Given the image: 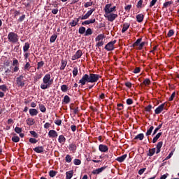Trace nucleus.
I'll return each mask as SVG.
<instances>
[{
	"mask_svg": "<svg viewBox=\"0 0 179 179\" xmlns=\"http://www.w3.org/2000/svg\"><path fill=\"white\" fill-rule=\"evenodd\" d=\"M101 78L100 75L90 73L85 74L83 76L82 78L79 80L78 83L80 84L81 86H85L86 83H96V82L99 81V79Z\"/></svg>",
	"mask_w": 179,
	"mask_h": 179,
	"instance_id": "1",
	"label": "nucleus"
},
{
	"mask_svg": "<svg viewBox=\"0 0 179 179\" xmlns=\"http://www.w3.org/2000/svg\"><path fill=\"white\" fill-rule=\"evenodd\" d=\"M96 10L94 8H92L91 10H88L87 13L84 15H82V17H79L78 18H75L71 22H69L70 26L71 27H75V26H77L78 23H79V19H81V20H86V19H89L90 16H92V14Z\"/></svg>",
	"mask_w": 179,
	"mask_h": 179,
	"instance_id": "2",
	"label": "nucleus"
},
{
	"mask_svg": "<svg viewBox=\"0 0 179 179\" xmlns=\"http://www.w3.org/2000/svg\"><path fill=\"white\" fill-rule=\"evenodd\" d=\"M43 84L41 85V89L45 90L52 85V80H51L50 74H45L43 79Z\"/></svg>",
	"mask_w": 179,
	"mask_h": 179,
	"instance_id": "3",
	"label": "nucleus"
},
{
	"mask_svg": "<svg viewBox=\"0 0 179 179\" xmlns=\"http://www.w3.org/2000/svg\"><path fill=\"white\" fill-rule=\"evenodd\" d=\"M8 40L9 43H17L19 41V36L15 32H10L8 35Z\"/></svg>",
	"mask_w": 179,
	"mask_h": 179,
	"instance_id": "4",
	"label": "nucleus"
},
{
	"mask_svg": "<svg viewBox=\"0 0 179 179\" xmlns=\"http://www.w3.org/2000/svg\"><path fill=\"white\" fill-rule=\"evenodd\" d=\"M113 6V4L111 3H108L105 6V8H103L105 14L113 13V12H115V10H117L116 6Z\"/></svg>",
	"mask_w": 179,
	"mask_h": 179,
	"instance_id": "5",
	"label": "nucleus"
},
{
	"mask_svg": "<svg viewBox=\"0 0 179 179\" xmlns=\"http://www.w3.org/2000/svg\"><path fill=\"white\" fill-rule=\"evenodd\" d=\"M104 17L108 19V22H114L115 19H117V17H118V15L110 13L108 14H105Z\"/></svg>",
	"mask_w": 179,
	"mask_h": 179,
	"instance_id": "6",
	"label": "nucleus"
},
{
	"mask_svg": "<svg viewBox=\"0 0 179 179\" xmlns=\"http://www.w3.org/2000/svg\"><path fill=\"white\" fill-rule=\"evenodd\" d=\"M117 43L116 40H114L113 41H110L109 43H108L106 46H105V50H106V51H113L114 50V44H115Z\"/></svg>",
	"mask_w": 179,
	"mask_h": 179,
	"instance_id": "7",
	"label": "nucleus"
},
{
	"mask_svg": "<svg viewBox=\"0 0 179 179\" xmlns=\"http://www.w3.org/2000/svg\"><path fill=\"white\" fill-rule=\"evenodd\" d=\"M24 78V77L22 75L17 78L16 83L18 87H23L24 86V80H23Z\"/></svg>",
	"mask_w": 179,
	"mask_h": 179,
	"instance_id": "8",
	"label": "nucleus"
},
{
	"mask_svg": "<svg viewBox=\"0 0 179 179\" xmlns=\"http://www.w3.org/2000/svg\"><path fill=\"white\" fill-rule=\"evenodd\" d=\"M82 55H83V52H82V50H78L76 52V54L73 56H72L71 59L72 61H76V59H79V58H80Z\"/></svg>",
	"mask_w": 179,
	"mask_h": 179,
	"instance_id": "9",
	"label": "nucleus"
},
{
	"mask_svg": "<svg viewBox=\"0 0 179 179\" xmlns=\"http://www.w3.org/2000/svg\"><path fill=\"white\" fill-rule=\"evenodd\" d=\"M166 109V103H162L160 106H159L155 110V114H160L163 110Z\"/></svg>",
	"mask_w": 179,
	"mask_h": 179,
	"instance_id": "10",
	"label": "nucleus"
},
{
	"mask_svg": "<svg viewBox=\"0 0 179 179\" xmlns=\"http://www.w3.org/2000/svg\"><path fill=\"white\" fill-rule=\"evenodd\" d=\"M106 169H107V166H102L101 168L95 169L92 171V174H100V173H103V171H104Z\"/></svg>",
	"mask_w": 179,
	"mask_h": 179,
	"instance_id": "11",
	"label": "nucleus"
},
{
	"mask_svg": "<svg viewBox=\"0 0 179 179\" xmlns=\"http://www.w3.org/2000/svg\"><path fill=\"white\" fill-rule=\"evenodd\" d=\"M99 149L100 152H108V147L106 145L100 144L99 146Z\"/></svg>",
	"mask_w": 179,
	"mask_h": 179,
	"instance_id": "12",
	"label": "nucleus"
},
{
	"mask_svg": "<svg viewBox=\"0 0 179 179\" xmlns=\"http://www.w3.org/2000/svg\"><path fill=\"white\" fill-rule=\"evenodd\" d=\"M48 136L50 138H57L58 136V133H57L55 130H50L48 132Z\"/></svg>",
	"mask_w": 179,
	"mask_h": 179,
	"instance_id": "13",
	"label": "nucleus"
},
{
	"mask_svg": "<svg viewBox=\"0 0 179 179\" xmlns=\"http://www.w3.org/2000/svg\"><path fill=\"white\" fill-rule=\"evenodd\" d=\"M34 152L36 153H43L44 152V147L43 146H38L34 148Z\"/></svg>",
	"mask_w": 179,
	"mask_h": 179,
	"instance_id": "14",
	"label": "nucleus"
},
{
	"mask_svg": "<svg viewBox=\"0 0 179 179\" xmlns=\"http://www.w3.org/2000/svg\"><path fill=\"white\" fill-rule=\"evenodd\" d=\"M26 122L27 125L31 127V125H34V124H36V120H34V119H33L32 117H29L26 120Z\"/></svg>",
	"mask_w": 179,
	"mask_h": 179,
	"instance_id": "15",
	"label": "nucleus"
},
{
	"mask_svg": "<svg viewBox=\"0 0 179 179\" xmlns=\"http://www.w3.org/2000/svg\"><path fill=\"white\" fill-rule=\"evenodd\" d=\"M29 114L31 117H34L38 114V110H37V109L31 108L29 109Z\"/></svg>",
	"mask_w": 179,
	"mask_h": 179,
	"instance_id": "16",
	"label": "nucleus"
},
{
	"mask_svg": "<svg viewBox=\"0 0 179 179\" xmlns=\"http://www.w3.org/2000/svg\"><path fill=\"white\" fill-rule=\"evenodd\" d=\"M143 17H145L143 14H138V15H136V20H137V22H138V23H142V22H143Z\"/></svg>",
	"mask_w": 179,
	"mask_h": 179,
	"instance_id": "17",
	"label": "nucleus"
},
{
	"mask_svg": "<svg viewBox=\"0 0 179 179\" xmlns=\"http://www.w3.org/2000/svg\"><path fill=\"white\" fill-rule=\"evenodd\" d=\"M125 159H127V154L123 155L120 157H118L116 160L117 162H119V163H122V162H124V160H125Z\"/></svg>",
	"mask_w": 179,
	"mask_h": 179,
	"instance_id": "18",
	"label": "nucleus"
},
{
	"mask_svg": "<svg viewBox=\"0 0 179 179\" xmlns=\"http://www.w3.org/2000/svg\"><path fill=\"white\" fill-rule=\"evenodd\" d=\"M162 146H163V141L159 142L157 145V155H159V153H160V149H162Z\"/></svg>",
	"mask_w": 179,
	"mask_h": 179,
	"instance_id": "19",
	"label": "nucleus"
},
{
	"mask_svg": "<svg viewBox=\"0 0 179 179\" xmlns=\"http://www.w3.org/2000/svg\"><path fill=\"white\" fill-rule=\"evenodd\" d=\"M144 138H145V135L141 133L135 136L134 141H136L138 139V141H143Z\"/></svg>",
	"mask_w": 179,
	"mask_h": 179,
	"instance_id": "20",
	"label": "nucleus"
},
{
	"mask_svg": "<svg viewBox=\"0 0 179 179\" xmlns=\"http://www.w3.org/2000/svg\"><path fill=\"white\" fill-rule=\"evenodd\" d=\"M61 64L60 70L64 71L66 66V64H68V62H66V60L62 59Z\"/></svg>",
	"mask_w": 179,
	"mask_h": 179,
	"instance_id": "21",
	"label": "nucleus"
},
{
	"mask_svg": "<svg viewBox=\"0 0 179 179\" xmlns=\"http://www.w3.org/2000/svg\"><path fill=\"white\" fill-rule=\"evenodd\" d=\"M162 132L158 133L152 139V143H156L157 142V140L159 138L162 136Z\"/></svg>",
	"mask_w": 179,
	"mask_h": 179,
	"instance_id": "22",
	"label": "nucleus"
},
{
	"mask_svg": "<svg viewBox=\"0 0 179 179\" xmlns=\"http://www.w3.org/2000/svg\"><path fill=\"white\" fill-rule=\"evenodd\" d=\"M155 153H156V148H151L149 150L148 153L147 155L150 157H152V156H153V155H155Z\"/></svg>",
	"mask_w": 179,
	"mask_h": 179,
	"instance_id": "23",
	"label": "nucleus"
},
{
	"mask_svg": "<svg viewBox=\"0 0 179 179\" xmlns=\"http://www.w3.org/2000/svg\"><path fill=\"white\" fill-rule=\"evenodd\" d=\"M103 38H106V36L104 34H99L96 37L95 41H101Z\"/></svg>",
	"mask_w": 179,
	"mask_h": 179,
	"instance_id": "24",
	"label": "nucleus"
},
{
	"mask_svg": "<svg viewBox=\"0 0 179 179\" xmlns=\"http://www.w3.org/2000/svg\"><path fill=\"white\" fill-rule=\"evenodd\" d=\"M149 85H150V79L149 78H145L143 83L141 84V86H149Z\"/></svg>",
	"mask_w": 179,
	"mask_h": 179,
	"instance_id": "25",
	"label": "nucleus"
},
{
	"mask_svg": "<svg viewBox=\"0 0 179 179\" xmlns=\"http://www.w3.org/2000/svg\"><path fill=\"white\" fill-rule=\"evenodd\" d=\"M63 101L65 104H69L71 102V98L68 95H65L63 99Z\"/></svg>",
	"mask_w": 179,
	"mask_h": 179,
	"instance_id": "26",
	"label": "nucleus"
},
{
	"mask_svg": "<svg viewBox=\"0 0 179 179\" xmlns=\"http://www.w3.org/2000/svg\"><path fill=\"white\" fill-rule=\"evenodd\" d=\"M153 129H155V127L153 126H151L149 129H148L147 132L145 133L146 136H149L152 135V132L153 131Z\"/></svg>",
	"mask_w": 179,
	"mask_h": 179,
	"instance_id": "27",
	"label": "nucleus"
},
{
	"mask_svg": "<svg viewBox=\"0 0 179 179\" xmlns=\"http://www.w3.org/2000/svg\"><path fill=\"white\" fill-rule=\"evenodd\" d=\"M128 29H129V24H128V23L124 24L123 28L122 29V33H125V31H127Z\"/></svg>",
	"mask_w": 179,
	"mask_h": 179,
	"instance_id": "28",
	"label": "nucleus"
},
{
	"mask_svg": "<svg viewBox=\"0 0 179 179\" xmlns=\"http://www.w3.org/2000/svg\"><path fill=\"white\" fill-rule=\"evenodd\" d=\"M66 179H71L72 177L73 176V171H69L66 173Z\"/></svg>",
	"mask_w": 179,
	"mask_h": 179,
	"instance_id": "29",
	"label": "nucleus"
},
{
	"mask_svg": "<svg viewBox=\"0 0 179 179\" xmlns=\"http://www.w3.org/2000/svg\"><path fill=\"white\" fill-rule=\"evenodd\" d=\"M29 48H30V44H29V43H25L23 47L24 52L29 51Z\"/></svg>",
	"mask_w": 179,
	"mask_h": 179,
	"instance_id": "30",
	"label": "nucleus"
},
{
	"mask_svg": "<svg viewBox=\"0 0 179 179\" xmlns=\"http://www.w3.org/2000/svg\"><path fill=\"white\" fill-rule=\"evenodd\" d=\"M58 141L59 142V143H65V136H64V135H61L59 136Z\"/></svg>",
	"mask_w": 179,
	"mask_h": 179,
	"instance_id": "31",
	"label": "nucleus"
},
{
	"mask_svg": "<svg viewBox=\"0 0 179 179\" xmlns=\"http://www.w3.org/2000/svg\"><path fill=\"white\" fill-rule=\"evenodd\" d=\"M68 85H63L61 86V90L62 92H63L64 93H66V92H68Z\"/></svg>",
	"mask_w": 179,
	"mask_h": 179,
	"instance_id": "32",
	"label": "nucleus"
},
{
	"mask_svg": "<svg viewBox=\"0 0 179 179\" xmlns=\"http://www.w3.org/2000/svg\"><path fill=\"white\" fill-rule=\"evenodd\" d=\"M92 34H93V31H92V29H91V28H88V29L85 31V36H92Z\"/></svg>",
	"mask_w": 179,
	"mask_h": 179,
	"instance_id": "33",
	"label": "nucleus"
},
{
	"mask_svg": "<svg viewBox=\"0 0 179 179\" xmlns=\"http://www.w3.org/2000/svg\"><path fill=\"white\" fill-rule=\"evenodd\" d=\"M86 32V28H85L84 27H80L78 29V33L80 34H85V33Z\"/></svg>",
	"mask_w": 179,
	"mask_h": 179,
	"instance_id": "34",
	"label": "nucleus"
},
{
	"mask_svg": "<svg viewBox=\"0 0 179 179\" xmlns=\"http://www.w3.org/2000/svg\"><path fill=\"white\" fill-rule=\"evenodd\" d=\"M69 149L72 152H73V150H76V145L73 143L70 144Z\"/></svg>",
	"mask_w": 179,
	"mask_h": 179,
	"instance_id": "35",
	"label": "nucleus"
},
{
	"mask_svg": "<svg viewBox=\"0 0 179 179\" xmlns=\"http://www.w3.org/2000/svg\"><path fill=\"white\" fill-rule=\"evenodd\" d=\"M142 41V38H140L136 40V41L133 44V47H138L141 44V42Z\"/></svg>",
	"mask_w": 179,
	"mask_h": 179,
	"instance_id": "36",
	"label": "nucleus"
},
{
	"mask_svg": "<svg viewBox=\"0 0 179 179\" xmlns=\"http://www.w3.org/2000/svg\"><path fill=\"white\" fill-rule=\"evenodd\" d=\"M58 36L57 34H53L50 39V43H55V41L57 40V38Z\"/></svg>",
	"mask_w": 179,
	"mask_h": 179,
	"instance_id": "37",
	"label": "nucleus"
},
{
	"mask_svg": "<svg viewBox=\"0 0 179 179\" xmlns=\"http://www.w3.org/2000/svg\"><path fill=\"white\" fill-rule=\"evenodd\" d=\"M39 110L41 111V113H45L47 110V108H45V106L43 104L39 105Z\"/></svg>",
	"mask_w": 179,
	"mask_h": 179,
	"instance_id": "38",
	"label": "nucleus"
},
{
	"mask_svg": "<svg viewBox=\"0 0 179 179\" xmlns=\"http://www.w3.org/2000/svg\"><path fill=\"white\" fill-rule=\"evenodd\" d=\"M65 161L66 163H71V162H72V157H71V155H67L65 157Z\"/></svg>",
	"mask_w": 179,
	"mask_h": 179,
	"instance_id": "39",
	"label": "nucleus"
},
{
	"mask_svg": "<svg viewBox=\"0 0 179 179\" xmlns=\"http://www.w3.org/2000/svg\"><path fill=\"white\" fill-rule=\"evenodd\" d=\"M49 176H50V177H52V178L55 177V176H57V171H52V170L50 171Z\"/></svg>",
	"mask_w": 179,
	"mask_h": 179,
	"instance_id": "40",
	"label": "nucleus"
},
{
	"mask_svg": "<svg viewBox=\"0 0 179 179\" xmlns=\"http://www.w3.org/2000/svg\"><path fill=\"white\" fill-rule=\"evenodd\" d=\"M73 78L78 76V67H74L73 69Z\"/></svg>",
	"mask_w": 179,
	"mask_h": 179,
	"instance_id": "41",
	"label": "nucleus"
},
{
	"mask_svg": "<svg viewBox=\"0 0 179 179\" xmlns=\"http://www.w3.org/2000/svg\"><path fill=\"white\" fill-rule=\"evenodd\" d=\"M12 141H13V142L17 143V142H19V141H20V138H19V136H15L12 137Z\"/></svg>",
	"mask_w": 179,
	"mask_h": 179,
	"instance_id": "42",
	"label": "nucleus"
},
{
	"mask_svg": "<svg viewBox=\"0 0 179 179\" xmlns=\"http://www.w3.org/2000/svg\"><path fill=\"white\" fill-rule=\"evenodd\" d=\"M73 163L75 166H79L82 163V162L79 159H75Z\"/></svg>",
	"mask_w": 179,
	"mask_h": 179,
	"instance_id": "43",
	"label": "nucleus"
},
{
	"mask_svg": "<svg viewBox=\"0 0 179 179\" xmlns=\"http://www.w3.org/2000/svg\"><path fill=\"white\" fill-rule=\"evenodd\" d=\"M42 66H44V62L41 61V62H38L37 69H40V68H42Z\"/></svg>",
	"mask_w": 179,
	"mask_h": 179,
	"instance_id": "44",
	"label": "nucleus"
},
{
	"mask_svg": "<svg viewBox=\"0 0 179 179\" xmlns=\"http://www.w3.org/2000/svg\"><path fill=\"white\" fill-rule=\"evenodd\" d=\"M0 90H2V92H6L8 90V87L5 85H1Z\"/></svg>",
	"mask_w": 179,
	"mask_h": 179,
	"instance_id": "45",
	"label": "nucleus"
},
{
	"mask_svg": "<svg viewBox=\"0 0 179 179\" xmlns=\"http://www.w3.org/2000/svg\"><path fill=\"white\" fill-rule=\"evenodd\" d=\"M173 4V1H166L164 3V8H167Z\"/></svg>",
	"mask_w": 179,
	"mask_h": 179,
	"instance_id": "46",
	"label": "nucleus"
},
{
	"mask_svg": "<svg viewBox=\"0 0 179 179\" xmlns=\"http://www.w3.org/2000/svg\"><path fill=\"white\" fill-rule=\"evenodd\" d=\"M174 97H176V92L172 93V94L169 99V101H173V100H174Z\"/></svg>",
	"mask_w": 179,
	"mask_h": 179,
	"instance_id": "47",
	"label": "nucleus"
},
{
	"mask_svg": "<svg viewBox=\"0 0 179 179\" xmlns=\"http://www.w3.org/2000/svg\"><path fill=\"white\" fill-rule=\"evenodd\" d=\"M29 132H30L31 135H32V136H34V138H38V134H37L36 131H30Z\"/></svg>",
	"mask_w": 179,
	"mask_h": 179,
	"instance_id": "48",
	"label": "nucleus"
},
{
	"mask_svg": "<svg viewBox=\"0 0 179 179\" xmlns=\"http://www.w3.org/2000/svg\"><path fill=\"white\" fill-rule=\"evenodd\" d=\"M24 71H29L30 69V63L27 62L24 67Z\"/></svg>",
	"mask_w": 179,
	"mask_h": 179,
	"instance_id": "49",
	"label": "nucleus"
},
{
	"mask_svg": "<svg viewBox=\"0 0 179 179\" xmlns=\"http://www.w3.org/2000/svg\"><path fill=\"white\" fill-rule=\"evenodd\" d=\"M19 65V61L16 59L13 60V66H17Z\"/></svg>",
	"mask_w": 179,
	"mask_h": 179,
	"instance_id": "50",
	"label": "nucleus"
},
{
	"mask_svg": "<svg viewBox=\"0 0 179 179\" xmlns=\"http://www.w3.org/2000/svg\"><path fill=\"white\" fill-rule=\"evenodd\" d=\"M173 35H174V31L172 29L169 30V31L167 34V36L172 37V36H173Z\"/></svg>",
	"mask_w": 179,
	"mask_h": 179,
	"instance_id": "51",
	"label": "nucleus"
},
{
	"mask_svg": "<svg viewBox=\"0 0 179 179\" xmlns=\"http://www.w3.org/2000/svg\"><path fill=\"white\" fill-rule=\"evenodd\" d=\"M131 8H132V5L129 4L124 7V10L126 12H129V10H131Z\"/></svg>",
	"mask_w": 179,
	"mask_h": 179,
	"instance_id": "52",
	"label": "nucleus"
},
{
	"mask_svg": "<svg viewBox=\"0 0 179 179\" xmlns=\"http://www.w3.org/2000/svg\"><path fill=\"white\" fill-rule=\"evenodd\" d=\"M156 2H157V0H152L150 3V8L155 6V5H156Z\"/></svg>",
	"mask_w": 179,
	"mask_h": 179,
	"instance_id": "53",
	"label": "nucleus"
},
{
	"mask_svg": "<svg viewBox=\"0 0 179 179\" xmlns=\"http://www.w3.org/2000/svg\"><path fill=\"white\" fill-rule=\"evenodd\" d=\"M24 19H26V15H22V16H20L18 19V22H23V20H24Z\"/></svg>",
	"mask_w": 179,
	"mask_h": 179,
	"instance_id": "54",
	"label": "nucleus"
},
{
	"mask_svg": "<svg viewBox=\"0 0 179 179\" xmlns=\"http://www.w3.org/2000/svg\"><path fill=\"white\" fill-rule=\"evenodd\" d=\"M124 108V105L122 103H118L117 104V110L118 111H121Z\"/></svg>",
	"mask_w": 179,
	"mask_h": 179,
	"instance_id": "55",
	"label": "nucleus"
},
{
	"mask_svg": "<svg viewBox=\"0 0 179 179\" xmlns=\"http://www.w3.org/2000/svg\"><path fill=\"white\" fill-rule=\"evenodd\" d=\"M15 132H16V134H20L22 132V128L15 127Z\"/></svg>",
	"mask_w": 179,
	"mask_h": 179,
	"instance_id": "56",
	"label": "nucleus"
},
{
	"mask_svg": "<svg viewBox=\"0 0 179 179\" xmlns=\"http://www.w3.org/2000/svg\"><path fill=\"white\" fill-rule=\"evenodd\" d=\"M145 111L148 113L152 110V105H148L147 107L145 108Z\"/></svg>",
	"mask_w": 179,
	"mask_h": 179,
	"instance_id": "57",
	"label": "nucleus"
},
{
	"mask_svg": "<svg viewBox=\"0 0 179 179\" xmlns=\"http://www.w3.org/2000/svg\"><path fill=\"white\" fill-rule=\"evenodd\" d=\"M134 101L132 100V99H127V104H128V106H131V104H133Z\"/></svg>",
	"mask_w": 179,
	"mask_h": 179,
	"instance_id": "58",
	"label": "nucleus"
},
{
	"mask_svg": "<svg viewBox=\"0 0 179 179\" xmlns=\"http://www.w3.org/2000/svg\"><path fill=\"white\" fill-rule=\"evenodd\" d=\"M29 142L30 143H37L38 141L36 138H30Z\"/></svg>",
	"mask_w": 179,
	"mask_h": 179,
	"instance_id": "59",
	"label": "nucleus"
},
{
	"mask_svg": "<svg viewBox=\"0 0 179 179\" xmlns=\"http://www.w3.org/2000/svg\"><path fill=\"white\" fill-rule=\"evenodd\" d=\"M93 5V2H87L85 3V8H89V6H92Z\"/></svg>",
	"mask_w": 179,
	"mask_h": 179,
	"instance_id": "60",
	"label": "nucleus"
},
{
	"mask_svg": "<svg viewBox=\"0 0 179 179\" xmlns=\"http://www.w3.org/2000/svg\"><path fill=\"white\" fill-rule=\"evenodd\" d=\"M55 124H56V125L59 126V125H61V124H62V120H57L55 121Z\"/></svg>",
	"mask_w": 179,
	"mask_h": 179,
	"instance_id": "61",
	"label": "nucleus"
},
{
	"mask_svg": "<svg viewBox=\"0 0 179 179\" xmlns=\"http://www.w3.org/2000/svg\"><path fill=\"white\" fill-rule=\"evenodd\" d=\"M20 15V11L15 10L14 11V17H17V16Z\"/></svg>",
	"mask_w": 179,
	"mask_h": 179,
	"instance_id": "62",
	"label": "nucleus"
},
{
	"mask_svg": "<svg viewBox=\"0 0 179 179\" xmlns=\"http://www.w3.org/2000/svg\"><path fill=\"white\" fill-rule=\"evenodd\" d=\"M103 44H104V42H103V41H98V43H96V46L97 47H102L103 45Z\"/></svg>",
	"mask_w": 179,
	"mask_h": 179,
	"instance_id": "63",
	"label": "nucleus"
},
{
	"mask_svg": "<svg viewBox=\"0 0 179 179\" xmlns=\"http://www.w3.org/2000/svg\"><path fill=\"white\" fill-rule=\"evenodd\" d=\"M39 79H41V74L36 75L34 77V80H36V81L38 80Z\"/></svg>",
	"mask_w": 179,
	"mask_h": 179,
	"instance_id": "64",
	"label": "nucleus"
}]
</instances>
